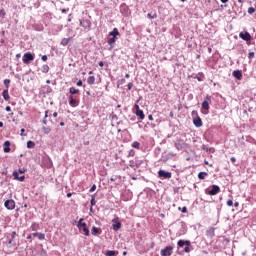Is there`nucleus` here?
Masks as SVG:
<instances>
[{"instance_id": "37998d69", "label": "nucleus", "mask_w": 256, "mask_h": 256, "mask_svg": "<svg viewBox=\"0 0 256 256\" xmlns=\"http://www.w3.org/2000/svg\"><path fill=\"white\" fill-rule=\"evenodd\" d=\"M26 171H27V169H25V168H19L17 173H18V175H19V173H20V175H23V173H25Z\"/></svg>"}, {"instance_id": "a211bd4d", "label": "nucleus", "mask_w": 256, "mask_h": 256, "mask_svg": "<svg viewBox=\"0 0 256 256\" xmlns=\"http://www.w3.org/2000/svg\"><path fill=\"white\" fill-rule=\"evenodd\" d=\"M12 176L16 181H25V175L19 176V172L17 171H14Z\"/></svg>"}, {"instance_id": "ea45409f", "label": "nucleus", "mask_w": 256, "mask_h": 256, "mask_svg": "<svg viewBox=\"0 0 256 256\" xmlns=\"http://www.w3.org/2000/svg\"><path fill=\"white\" fill-rule=\"evenodd\" d=\"M42 129H43L45 135H49L51 133V128H49V127H43Z\"/></svg>"}, {"instance_id": "79ce46f5", "label": "nucleus", "mask_w": 256, "mask_h": 256, "mask_svg": "<svg viewBox=\"0 0 256 256\" xmlns=\"http://www.w3.org/2000/svg\"><path fill=\"white\" fill-rule=\"evenodd\" d=\"M207 235L209 236V237H211V238H213V237H215V230H210V231H208L207 232Z\"/></svg>"}, {"instance_id": "dca6fc26", "label": "nucleus", "mask_w": 256, "mask_h": 256, "mask_svg": "<svg viewBox=\"0 0 256 256\" xmlns=\"http://www.w3.org/2000/svg\"><path fill=\"white\" fill-rule=\"evenodd\" d=\"M43 163L46 169H51V167H53V161L49 157L43 158Z\"/></svg>"}, {"instance_id": "6e6d98bb", "label": "nucleus", "mask_w": 256, "mask_h": 256, "mask_svg": "<svg viewBox=\"0 0 256 256\" xmlns=\"http://www.w3.org/2000/svg\"><path fill=\"white\" fill-rule=\"evenodd\" d=\"M202 149H203V151H206V153L211 151V149H209V147H207L206 145H203Z\"/></svg>"}, {"instance_id": "aec40b11", "label": "nucleus", "mask_w": 256, "mask_h": 256, "mask_svg": "<svg viewBox=\"0 0 256 256\" xmlns=\"http://www.w3.org/2000/svg\"><path fill=\"white\" fill-rule=\"evenodd\" d=\"M68 99H69V105H70L71 107H77V105H79V103L77 102V100H75V98H74L72 95H70V96L68 97Z\"/></svg>"}, {"instance_id": "e433bc0d", "label": "nucleus", "mask_w": 256, "mask_h": 256, "mask_svg": "<svg viewBox=\"0 0 256 256\" xmlns=\"http://www.w3.org/2000/svg\"><path fill=\"white\" fill-rule=\"evenodd\" d=\"M96 201H95V194H93L92 196H91V200H90V204H91V207H94V205H96Z\"/></svg>"}, {"instance_id": "20e7f679", "label": "nucleus", "mask_w": 256, "mask_h": 256, "mask_svg": "<svg viewBox=\"0 0 256 256\" xmlns=\"http://www.w3.org/2000/svg\"><path fill=\"white\" fill-rule=\"evenodd\" d=\"M15 237H17V232L15 231H13L11 234H8L6 236L7 245H12V247H15V245H17V242H15Z\"/></svg>"}, {"instance_id": "c03bdc74", "label": "nucleus", "mask_w": 256, "mask_h": 256, "mask_svg": "<svg viewBox=\"0 0 256 256\" xmlns=\"http://www.w3.org/2000/svg\"><path fill=\"white\" fill-rule=\"evenodd\" d=\"M248 13L249 15H253V13H255V8L254 7L248 8Z\"/></svg>"}, {"instance_id": "9b49d317", "label": "nucleus", "mask_w": 256, "mask_h": 256, "mask_svg": "<svg viewBox=\"0 0 256 256\" xmlns=\"http://www.w3.org/2000/svg\"><path fill=\"white\" fill-rule=\"evenodd\" d=\"M4 207L8 209L9 211H13L15 209V200L13 199H8L4 202Z\"/></svg>"}, {"instance_id": "1a4fd4ad", "label": "nucleus", "mask_w": 256, "mask_h": 256, "mask_svg": "<svg viewBox=\"0 0 256 256\" xmlns=\"http://www.w3.org/2000/svg\"><path fill=\"white\" fill-rule=\"evenodd\" d=\"M209 105H211V96L207 95L202 102V109H204V111H209Z\"/></svg>"}, {"instance_id": "393cba45", "label": "nucleus", "mask_w": 256, "mask_h": 256, "mask_svg": "<svg viewBox=\"0 0 256 256\" xmlns=\"http://www.w3.org/2000/svg\"><path fill=\"white\" fill-rule=\"evenodd\" d=\"M31 235H33V237H38V239L40 241H43L45 239V234L44 233L35 232V233H32Z\"/></svg>"}, {"instance_id": "052dcab7", "label": "nucleus", "mask_w": 256, "mask_h": 256, "mask_svg": "<svg viewBox=\"0 0 256 256\" xmlns=\"http://www.w3.org/2000/svg\"><path fill=\"white\" fill-rule=\"evenodd\" d=\"M47 117H49V110H46V111H45V116H44V118L47 119Z\"/></svg>"}, {"instance_id": "e2e57ef3", "label": "nucleus", "mask_w": 256, "mask_h": 256, "mask_svg": "<svg viewBox=\"0 0 256 256\" xmlns=\"http://www.w3.org/2000/svg\"><path fill=\"white\" fill-rule=\"evenodd\" d=\"M42 123H43V125H47V118L44 117Z\"/></svg>"}, {"instance_id": "8fccbe9b", "label": "nucleus", "mask_w": 256, "mask_h": 256, "mask_svg": "<svg viewBox=\"0 0 256 256\" xmlns=\"http://www.w3.org/2000/svg\"><path fill=\"white\" fill-rule=\"evenodd\" d=\"M255 57V52H249L248 59H253Z\"/></svg>"}, {"instance_id": "a878e982", "label": "nucleus", "mask_w": 256, "mask_h": 256, "mask_svg": "<svg viewBox=\"0 0 256 256\" xmlns=\"http://www.w3.org/2000/svg\"><path fill=\"white\" fill-rule=\"evenodd\" d=\"M69 93L73 97V95H79L80 91H79V89H76L75 87H71L69 89Z\"/></svg>"}, {"instance_id": "f704fd0d", "label": "nucleus", "mask_w": 256, "mask_h": 256, "mask_svg": "<svg viewBox=\"0 0 256 256\" xmlns=\"http://www.w3.org/2000/svg\"><path fill=\"white\" fill-rule=\"evenodd\" d=\"M42 73H49V65L45 64L42 66Z\"/></svg>"}, {"instance_id": "bb28decb", "label": "nucleus", "mask_w": 256, "mask_h": 256, "mask_svg": "<svg viewBox=\"0 0 256 256\" xmlns=\"http://www.w3.org/2000/svg\"><path fill=\"white\" fill-rule=\"evenodd\" d=\"M119 255V252L115 251V250H108L105 253V256H117Z\"/></svg>"}, {"instance_id": "6e6552de", "label": "nucleus", "mask_w": 256, "mask_h": 256, "mask_svg": "<svg viewBox=\"0 0 256 256\" xmlns=\"http://www.w3.org/2000/svg\"><path fill=\"white\" fill-rule=\"evenodd\" d=\"M161 256H172L173 255V246H166L160 251Z\"/></svg>"}, {"instance_id": "864d4df0", "label": "nucleus", "mask_w": 256, "mask_h": 256, "mask_svg": "<svg viewBox=\"0 0 256 256\" xmlns=\"http://www.w3.org/2000/svg\"><path fill=\"white\" fill-rule=\"evenodd\" d=\"M226 204L228 207H233V200H227Z\"/></svg>"}, {"instance_id": "3c124183", "label": "nucleus", "mask_w": 256, "mask_h": 256, "mask_svg": "<svg viewBox=\"0 0 256 256\" xmlns=\"http://www.w3.org/2000/svg\"><path fill=\"white\" fill-rule=\"evenodd\" d=\"M184 253H191V248L189 246H185Z\"/></svg>"}, {"instance_id": "412c9836", "label": "nucleus", "mask_w": 256, "mask_h": 256, "mask_svg": "<svg viewBox=\"0 0 256 256\" xmlns=\"http://www.w3.org/2000/svg\"><path fill=\"white\" fill-rule=\"evenodd\" d=\"M11 152V142L9 140L4 142V153Z\"/></svg>"}, {"instance_id": "58836bf2", "label": "nucleus", "mask_w": 256, "mask_h": 256, "mask_svg": "<svg viewBox=\"0 0 256 256\" xmlns=\"http://www.w3.org/2000/svg\"><path fill=\"white\" fill-rule=\"evenodd\" d=\"M147 17L148 19H157V13H154V14L148 13Z\"/></svg>"}, {"instance_id": "4d7b16f0", "label": "nucleus", "mask_w": 256, "mask_h": 256, "mask_svg": "<svg viewBox=\"0 0 256 256\" xmlns=\"http://www.w3.org/2000/svg\"><path fill=\"white\" fill-rule=\"evenodd\" d=\"M76 85L77 87H83V80H79Z\"/></svg>"}, {"instance_id": "b1692460", "label": "nucleus", "mask_w": 256, "mask_h": 256, "mask_svg": "<svg viewBox=\"0 0 256 256\" xmlns=\"http://www.w3.org/2000/svg\"><path fill=\"white\" fill-rule=\"evenodd\" d=\"M91 234L94 236L101 235V230L97 226H93L91 229Z\"/></svg>"}, {"instance_id": "7ed1b4c3", "label": "nucleus", "mask_w": 256, "mask_h": 256, "mask_svg": "<svg viewBox=\"0 0 256 256\" xmlns=\"http://www.w3.org/2000/svg\"><path fill=\"white\" fill-rule=\"evenodd\" d=\"M22 61L25 65H29V63H31L32 61H35V54L31 52H26L23 55Z\"/></svg>"}, {"instance_id": "09e8293b", "label": "nucleus", "mask_w": 256, "mask_h": 256, "mask_svg": "<svg viewBox=\"0 0 256 256\" xmlns=\"http://www.w3.org/2000/svg\"><path fill=\"white\" fill-rule=\"evenodd\" d=\"M125 83H126L125 78H122V79H120V80L118 81V85H125Z\"/></svg>"}, {"instance_id": "473e14b6", "label": "nucleus", "mask_w": 256, "mask_h": 256, "mask_svg": "<svg viewBox=\"0 0 256 256\" xmlns=\"http://www.w3.org/2000/svg\"><path fill=\"white\" fill-rule=\"evenodd\" d=\"M160 161H162V163H167V161H169V156L162 154Z\"/></svg>"}, {"instance_id": "5701e85b", "label": "nucleus", "mask_w": 256, "mask_h": 256, "mask_svg": "<svg viewBox=\"0 0 256 256\" xmlns=\"http://www.w3.org/2000/svg\"><path fill=\"white\" fill-rule=\"evenodd\" d=\"M2 97L4 99V101H9L10 96H9V89H4L2 92Z\"/></svg>"}, {"instance_id": "49530a36", "label": "nucleus", "mask_w": 256, "mask_h": 256, "mask_svg": "<svg viewBox=\"0 0 256 256\" xmlns=\"http://www.w3.org/2000/svg\"><path fill=\"white\" fill-rule=\"evenodd\" d=\"M179 209V211H181V213H187V208H186V206H184V207H179L178 208Z\"/></svg>"}, {"instance_id": "774afa93", "label": "nucleus", "mask_w": 256, "mask_h": 256, "mask_svg": "<svg viewBox=\"0 0 256 256\" xmlns=\"http://www.w3.org/2000/svg\"><path fill=\"white\" fill-rule=\"evenodd\" d=\"M234 207H239V202H235Z\"/></svg>"}, {"instance_id": "bf43d9fd", "label": "nucleus", "mask_w": 256, "mask_h": 256, "mask_svg": "<svg viewBox=\"0 0 256 256\" xmlns=\"http://www.w3.org/2000/svg\"><path fill=\"white\" fill-rule=\"evenodd\" d=\"M230 161H231V163H235L237 161V159L235 157H231Z\"/></svg>"}, {"instance_id": "ddd939ff", "label": "nucleus", "mask_w": 256, "mask_h": 256, "mask_svg": "<svg viewBox=\"0 0 256 256\" xmlns=\"http://www.w3.org/2000/svg\"><path fill=\"white\" fill-rule=\"evenodd\" d=\"M239 37L243 41H251V39H252L251 34L247 31L246 32H240Z\"/></svg>"}, {"instance_id": "9d476101", "label": "nucleus", "mask_w": 256, "mask_h": 256, "mask_svg": "<svg viewBox=\"0 0 256 256\" xmlns=\"http://www.w3.org/2000/svg\"><path fill=\"white\" fill-rule=\"evenodd\" d=\"M177 247L178 249H183V247H191V241L180 239L177 242Z\"/></svg>"}, {"instance_id": "4c0bfd02", "label": "nucleus", "mask_w": 256, "mask_h": 256, "mask_svg": "<svg viewBox=\"0 0 256 256\" xmlns=\"http://www.w3.org/2000/svg\"><path fill=\"white\" fill-rule=\"evenodd\" d=\"M10 84H11V80L10 79H5L4 80L5 89H9V85Z\"/></svg>"}, {"instance_id": "7c9ffc66", "label": "nucleus", "mask_w": 256, "mask_h": 256, "mask_svg": "<svg viewBox=\"0 0 256 256\" xmlns=\"http://www.w3.org/2000/svg\"><path fill=\"white\" fill-rule=\"evenodd\" d=\"M88 85H95V76H89L87 79Z\"/></svg>"}, {"instance_id": "2eb2a0df", "label": "nucleus", "mask_w": 256, "mask_h": 256, "mask_svg": "<svg viewBox=\"0 0 256 256\" xmlns=\"http://www.w3.org/2000/svg\"><path fill=\"white\" fill-rule=\"evenodd\" d=\"M232 76L237 79L238 81H241V79H243V71L241 70H234L232 72Z\"/></svg>"}, {"instance_id": "6ab92c4d", "label": "nucleus", "mask_w": 256, "mask_h": 256, "mask_svg": "<svg viewBox=\"0 0 256 256\" xmlns=\"http://www.w3.org/2000/svg\"><path fill=\"white\" fill-rule=\"evenodd\" d=\"M32 28L34 29V31H43V29H45V27L41 23H34L32 25Z\"/></svg>"}, {"instance_id": "c85d7f7f", "label": "nucleus", "mask_w": 256, "mask_h": 256, "mask_svg": "<svg viewBox=\"0 0 256 256\" xmlns=\"http://www.w3.org/2000/svg\"><path fill=\"white\" fill-rule=\"evenodd\" d=\"M209 174L207 172H199L198 173V179L203 180L205 177H208Z\"/></svg>"}, {"instance_id": "f3484780", "label": "nucleus", "mask_w": 256, "mask_h": 256, "mask_svg": "<svg viewBox=\"0 0 256 256\" xmlns=\"http://www.w3.org/2000/svg\"><path fill=\"white\" fill-rule=\"evenodd\" d=\"M120 13L122 15H128V13H129V6H127V4H125V3H122L120 5Z\"/></svg>"}, {"instance_id": "338daca9", "label": "nucleus", "mask_w": 256, "mask_h": 256, "mask_svg": "<svg viewBox=\"0 0 256 256\" xmlns=\"http://www.w3.org/2000/svg\"><path fill=\"white\" fill-rule=\"evenodd\" d=\"M16 59H21V53L16 54Z\"/></svg>"}, {"instance_id": "f8f14e48", "label": "nucleus", "mask_w": 256, "mask_h": 256, "mask_svg": "<svg viewBox=\"0 0 256 256\" xmlns=\"http://www.w3.org/2000/svg\"><path fill=\"white\" fill-rule=\"evenodd\" d=\"M134 108L136 109L135 115L139 117L141 121H143V119H145V113L143 112V110H141L138 104H135Z\"/></svg>"}, {"instance_id": "c9c22d12", "label": "nucleus", "mask_w": 256, "mask_h": 256, "mask_svg": "<svg viewBox=\"0 0 256 256\" xmlns=\"http://www.w3.org/2000/svg\"><path fill=\"white\" fill-rule=\"evenodd\" d=\"M132 147H133L134 149H139V148L141 147V143H139V142H137V141H134V142L132 143Z\"/></svg>"}, {"instance_id": "680f3d73", "label": "nucleus", "mask_w": 256, "mask_h": 256, "mask_svg": "<svg viewBox=\"0 0 256 256\" xmlns=\"http://www.w3.org/2000/svg\"><path fill=\"white\" fill-rule=\"evenodd\" d=\"M98 65H99V67H104L105 63H104L103 61H100V62L98 63Z\"/></svg>"}, {"instance_id": "cd10ccee", "label": "nucleus", "mask_w": 256, "mask_h": 256, "mask_svg": "<svg viewBox=\"0 0 256 256\" xmlns=\"http://www.w3.org/2000/svg\"><path fill=\"white\" fill-rule=\"evenodd\" d=\"M110 37L116 38L119 35V29L114 28L113 31L109 32Z\"/></svg>"}, {"instance_id": "2f4dec72", "label": "nucleus", "mask_w": 256, "mask_h": 256, "mask_svg": "<svg viewBox=\"0 0 256 256\" xmlns=\"http://www.w3.org/2000/svg\"><path fill=\"white\" fill-rule=\"evenodd\" d=\"M31 230L32 231H38L39 230V224L38 223H32L31 225Z\"/></svg>"}, {"instance_id": "5fc2aeb1", "label": "nucleus", "mask_w": 256, "mask_h": 256, "mask_svg": "<svg viewBox=\"0 0 256 256\" xmlns=\"http://www.w3.org/2000/svg\"><path fill=\"white\" fill-rule=\"evenodd\" d=\"M97 189V185H92V187L90 188V193H93L95 190Z\"/></svg>"}, {"instance_id": "4be33fe9", "label": "nucleus", "mask_w": 256, "mask_h": 256, "mask_svg": "<svg viewBox=\"0 0 256 256\" xmlns=\"http://www.w3.org/2000/svg\"><path fill=\"white\" fill-rule=\"evenodd\" d=\"M72 40H73V37L63 38L60 44L63 45V47H67Z\"/></svg>"}, {"instance_id": "603ef678", "label": "nucleus", "mask_w": 256, "mask_h": 256, "mask_svg": "<svg viewBox=\"0 0 256 256\" xmlns=\"http://www.w3.org/2000/svg\"><path fill=\"white\" fill-rule=\"evenodd\" d=\"M49 59V57H47V55H42L41 56V60L44 61V62H47Z\"/></svg>"}, {"instance_id": "39448f33", "label": "nucleus", "mask_w": 256, "mask_h": 256, "mask_svg": "<svg viewBox=\"0 0 256 256\" xmlns=\"http://www.w3.org/2000/svg\"><path fill=\"white\" fill-rule=\"evenodd\" d=\"M206 195H217L219 193H221V188L218 185H212L211 189H206L205 190Z\"/></svg>"}, {"instance_id": "13d9d810", "label": "nucleus", "mask_w": 256, "mask_h": 256, "mask_svg": "<svg viewBox=\"0 0 256 256\" xmlns=\"http://www.w3.org/2000/svg\"><path fill=\"white\" fill-rule=\"evenodd\" d=\"M5 111H7L8 113L11 112V106H6Z\"/></svg>"}, {"instance_id": "a19ab883", "label": "nucleus", "mask_w": 256, "mask_h": 256, "mask_svg": "<svg viewBox=\"0 0 256 256\" xmlns=\"http://www.w3.org/2000/svg\"><path fill=\"white\" fill-rule=\"evenodd\" d=\"M5 15H7V12H5V9H1V10H0V17H1L2 19H5Z\"/></svg>"}, {"instance_id": "69168bd1", "label": "nucleus", "mask_w": 256, "mask_h": 256, "mask_svg": "<svg viewBox=\"0 0 256 256\" xmlns=\"http://www.w3.org/2000/svg\"><path fill=\"white\" fill-rule=\"evenodd\" d=\"M174 193H179V187L174 188Z\"/></svg>"}, {"instance_id": "72a5a7b5", "label": "nucleus", "mask_w": 256, "mask_h": 256, "mask_svg": "<svg viewBox=\"0 0 256 256\" xmlns=\"http://www.w3.org/2000/svg\"><path fill=\"white\" fill-rule=\"evenodd\" d=\"M34 147H35V143L33 142V141H28L27 142V148L28 149H34Z\"/></svg>"}, {"instance_id": "f257e3e1", "label": "nucleus", "mask_w": 256, "mask_h": 256, "mask_svg": "<svg viewBox=\"0 0 256 256\" xmlns=\"http://www.w3.org/2000/svg\"><path fill=\"white\" fill-rule=\"evenodd\" d=\"M83 221H85V219L80 218L78 221L77 227L80 231L84 232V235H86V237H89V235H90L89 228H87V223H85Z\"/></svg>"}, {"instance_id": "de8ad7c7", "label": "nucleus", "mask_w": 256, "mask_h": 256, "mask_svg": "<svg viewBox=\"0 0 256 256\" xmlns=\"http://www.w3.org/2000/svg\"><path fill=\"white\" fill-rule=\"evenodd\" d=\"M131 89H133V82H130L127 85V91H131Z\"/></svg>"}, {"instance_id": "c756f323", "label": "nucleus", "mask_w": 256, "mask_h": 256, "mask_svg": "<svg viewBox=\"0 0 256 256\" xmlns=\"http://www.w3.org/2000/svg\"><path fill=\"white\" fill-rule=\"evenodd\" d=\"M115 41H117V38L115 37L108 39V45H110L111 49H113V45H115Z\"/></svg>"}, {"instance_id": "0eeeda50", "label": "nucleus", "mask_w": 256, "mask_h": 256, "mask_svg": "<svg viewBox=\"0 0 256 256\" xmlns=\"http://www.w3.org/2000/svg\"><path fill=\"white\" fill-rule=\"evenodd\" d=\"M80 25L83 27L84 31L89 32L91 31V20L83 19L80 20Z\"/></svg>"}, {"instance_id": "4468645a", "label": "nucleus", "mask_w": 256, "mask_h": 256, "mask_svg": "<svg viewBox=\"0 0 256 256\" xmlns=\"http://www.w3.org/2000/svg\"><path fill=\"white\" fill-rule=\"evenodd\" d=\"M112 223L113 231H119V229H121V221H119L118 219H113Z\"/></svg>"}, {"instance_id": "423d86ee", "label": "nucleus", "mask_w": 256, "mask_h": 256, "mask_svg": "<svg viewBox=\"0 0 256 256\" xmlns=\"http://www.w3.org/2000/svg\"><path fill=\"white\" fill-rule=\"evenodd\" d=\"M173 177V174L169 171L165 170H159L158 171V178L159 179H171Z\"/></svg>"}, {"instance_id": "f03ea898", "label": "nucleus", "mask_w": 256, "mask_h": 256, "mask_svg": "<svg viewBox=\"0 0 256 256\" xmlns=\"http://www.w3.org/2000/svg\"><path fill=\"white\" fill-rule=\"evenodd\" d=\"M192 117H193V124L195 127H203V120H201V117L199 116V113L197 110L192 111Z\"/></svg>"}, {"instance_id": "0e129e2a", "label": "nucleus", "mask_w": 256, "mask_h": 256, "mask_svg": "<svg viewBox=\"0 0 256 256\" xmlns=\"http://www.w3.org/2000/svg\"><path fill=\"white\" fill-rule=\"evenodd\" d=\"M58 115H59V114H58L57 112H54V113L52 114V117L57 118Z\"/></svg>"}, {"instance_id": "a18cd8bd", "label": "nucleus", "mask_w": 256, "mask_h": 256, "mask_svg": "<svg viewBox=\"0 0 256 256\" xmlns=\"http://www.w3.org/2000/svg\"><path fill=\"white\" fill-rule=\"evenodd\" d=\"M128 157H135V150H130L128 153Z\"/></svg>"}]
</instances>
